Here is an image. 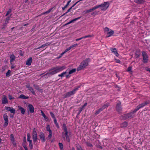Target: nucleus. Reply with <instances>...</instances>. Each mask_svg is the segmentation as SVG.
Here are the masks:
<instances>
[{
	"label": "nucleus",
	"instance_id": "1",
	"mask_svg": "<svg viewBox=\"0 0 150 150\" xmlns=\"http://www.w3.org/2000/svg\"><path fill=\"white\" fill-rule=\"evenodd\" d=\"M66 68V67L64 66L62 67L57 66L55 67L49 69V71H50V72L47 73L44 76H47L48 77H50V75H54L58 72L62 71Z\"/></svg>",
	"mask_w": 150,
	"mask_h": 150
},
{
	"label": "nucleus",
	"instance_id": "2",
	"mask_svg": "<svg viewBox=\"0 0 150 150\" xmlns=\"http://www.w3.org/2000/svg\"><path fill=\"white\" fill-rule=\"evenodd\" d=\"M90 60L89 58H87L83 60L80 63V65L77 67V70L78 71L84 69L88 65V62Z\"/></svg>",
	"mask_w": 150,
	"mask_h": 150
},
{
	"label": "nucleus",
	"instance_id": "3",
	"mask_svg": "<svg viewBox=\"0 0 150 150\" xmlns=\"http://www.w3.org/2000/svg\"><path fill=\"white\" fill-rule=\"evenodd\" d=\"M135 109L131 111L130 112L123 115V119L125 120L128 119H131L135 117L134 114L137 112Z\"/></svg>",
	"mask_w": 150,
	"mask_h": 150
},
{
	"label": "nucleus",
	"instance_id": "4",
	"mask_svg": "<svg viewBox=\"0 0 150 150\" xmlns=\"http://www.w3.org/2000/svg\"><path fill=\"white\" fill-rule=\"evenodd\" d=\"M80 87V86H78L75 87L72 91H70L64 94L63 96L64 98H69L72 96H73L76 93V91L78 90L79 88Z\"/></svg>",
	"mask_w": 150,
	"mask_h": 150
},
{
	"label": "nucleus",
	"instance_id": "5",
	"mask_svg": "<svg viewBox=\"0 0 150 150\" xmlns=\"http://www.w3.org/2000/svg\"><path fill=\"white\" fill-rule=\"evenodd\" d=\"M62 129L64 132V134L65 136V139L68 142H70V139L68 135L69 132L67 130V126L65 123L63 124L62 126Z\"/></svg>",
	"mask_w": 150,
	"mask_h": 150
},
{
	"label": "nucleus",
	"instance_id": "6",
	"mask_svg": "<svg viewBox=\"0 0 150 150\" xmlns=\"http://www.w3.org/2000/svg\"><path fill=\"white\" fill-rule=\"evenodd\" d=\"M109 3L108 2H104L103 4H101L100 5L96 6V9L99 8H101V10L105 11L108 8L109 6Z\"/></svg>",
	"mask_w": 150,
	"mask_h": 150
},
{
	"label": "nucleus",
	"instance_id": "7",
	"mask_svg": "<svg viewBox=\"0 0 150 150\" xmlns=\"http://www.w3.org/2000/svg\"><path fill=\"white\" fill-rule=\"evenodd\" d=\"M109 104H110L108 103H106L104 104L102 107L95 112V115H97L99 114L101 112L103 111V110H104L105 108H107L109 105Z\"/></svg>",
	"mask_w": 150,
	"mask_h": 150
},
{
	"label": "nucleus",
	"instance_id": "8",
	"mask_svg": "<svg viewBox=\"0 0 150 150\" xmlns=\"http://www.w3.org/2000/svg\"><path fill=\"white\" fill-rule=\"evenodd\" d=\"M32 138L34 143H35L37 140L38 136L37 133L35 130V129L34 128L32 133Z\"/></svg>",
	"mask_w": 150,
	"mask_h": 150
},
{
	"label": "nucleus",
	"instance_id": "9",
	"mask_svg": "<svg viewBox=\"0 0 150 150\" xmlns=\"http://www.w3.org/2000/svg\"><path fill=\"white\" fill-rule=\"evenodd\" d=\"M149 102L148 101H145L144 103L140 104L137 106V107H136V108L135 109L136 110V111H137L140 108L146 105L147 104H149Z\"/></svg>",
	"mask_w": 150,
	"mask_h": 150
},
{
	"label": "nucleus",
	"instance_id": "10",
	"mask_svg": "<svg viewBox=\"0 0 150 150\" xmlns=\"http://www.w3.org/2000/svg\"><path fill=\"white\" fill-rule=\"evenodd\" d=\"M121 104V103L119 101L117 103L116 106V110L119 113H121L122 111V108Z\"/></svg>",
	"mask_w": 150,
	"mask_h": 150
},
{
	"label": "nucleus",
	"instance_id": "11",
	"mask_svg": "<svg viewBox=\"0 0 150 150\" xmlns=\"http://www.w3.org/2000/svg\"><path fill=\"white\" fill-rule=\"evenodd\" d=\"M143 56V61L144 63H146L148 61V57L147 55L144 51L142 52Z\"/></svg>",
	"mask_w": 150,
	"mask_h": 150
},
{
	"label": "nucleus",
	"instance_id": "12",
	"mask_svg": "<svg viewBox=\"0 0 150 150\" xmlns=\"http://www.w3.org/2000/svg\"><path fill=\"white\" fill-rule=\"evenodd\" d=\"M8 116L6 113H5L3 115V118L5 121V122L4 124V126H7L8 123Z\"/></svg>",
	"mask_w": 150,
	"mask_h": 150
},
{
	"label": "nucleus",
	"instance_id": "13",
	"mask_svg": "<svg viewBox=\"0 0 150 150\" xmlns=\"http://www.w3.org/2000/svg\"><path fill=\"white\" fill-rule=\"evenodd\" d=\"M5 108L6 110L7 111H10L11 113L13 114L16 113L15 110L12 108H11L10 107L6 106Z\"/></svg>",
	"mask_w": 150,
	"mask_h": 150
},
{
	"label": "nucleus",
	"instance_id": "14",
	"mask_svg": "<svg viewBox=\"0 0 150 150\" xmlns=\"http://www.w3.org/2000/svg\"><path fill=\"white\" fill-rule=\"evenodd\" d=\"M2 103L3 104H6L8 103V100L6 96L5 95L3 96L2 98Z\"/></svg>",
	"mask_w": 150,
	"mask_h": 150
},
{
	"label": "nucleus",
	"instance_id": "15",
	"mask_svg": "<svg viewBox=\"0 0 150 150\" xmlns=\"http://www.w3.org/2000/svg\"><path fill=\"white\" fill-rule=\"evenodd\" d=\"M110 50L111 52L114 54L116 56L118 57L119 56V54L118 53L117 50L116 48H111L110 49Z\"/></svg>",
	"mask_w": 150,
	"mask_h": 150
},
{
	"label": "nucleus",
	"instance_id": "16",
	"mask_svg": "<svg viewBox=\"0 0 150 150\" xmlns=\"http://www.w3.org/2000/svg\"><path fill=\"white\" fill-rule=\"evenodd\" d=\"M28 108L29 111L31 113H33L34 112V108L33 106L30 104L28 105Z\"/></svg>",
	"mask_w": 150,
	"mask_h": 150
},
{
	"label": "nucleus",
	"instance_id": "17",
	"mask_svg": "<svg viewBox=\"0 0 150 150\" xmlns=\"http://www.w3.org/2000/svg\"><path fill=\"white\" fill-rule=\"evenodd\" d=\"M26 87L33 94L35 95V93L33 89L30 86V85H26Z\"/></svg>",
	"mask_w": 150,
	"mask_h": 150
},
{
	"label": "nucleus",
	"instance_id": "18",
	"mask_svg": "<svg viewBox=\"0 0 150 150\" xmlns=\"http://www.w3.org/2000/svg\"><path fill=\"white\" fill-rule=\"evenodd\" d=\"M40 139L42 141V142H44L45 141V136L43 132H40Z\"/></svg>",
	"mask_w": 150,
	"mask_h": 150
},
{
	"label": "nucleus",
	"instance_id": "19",
	"mask_svg": "<svg viewBox=\"0 0 150 150\" xmlns=\"http://www.w3.org/2000/svg\"><path fill=\"white\" fill-rule=\"evenodd\" d=\"M32 61V58L31 57H29L27 60L26 62V64L28 66L31 65Z\"/></svg>",
	"mask_w": 150,
	"mask_h": 150
},
{
	"label": "nucleus",
	"instance_id": "20",
	"mask_svg": "<svg viewBox=\"0 0 150 150\" xmlns=\"http://www.w3.org/2000/svg\"><path fill=\"white\" fill-rule=\"evenodd\" d=\"M10 62L11 64H12V62H13L16 59V57L14 55L12 54L11 55L10 57Z\"/></svg>",
	"mask_w": 150,
	"mask_h": 150
},
{
	"label": "nucleus",
	"instance_id": "21",
	"mask_svg": "<svg viewBox=\"0 0 150 150\" xmlns=\"http://www.w3.org/2000/svg\"><path fill=\"white\" fill-rule=\"evenodd\" d=\"M18 108L19 110L21 111V114L23 115H24L25 113V110L22 107L18 106Z\"/></svg>",
	"mask_w": 150,
	"mask_h": 150
},
{
	"label": "nucleus",
	"instance_id": "22",
	"mask_svg": "<svg viewBox=\"0 0 150 150\" xmlns=\"http://www.w3.org/2000/svg\"><path fill=\"white\" fill-rule=\"evenodd\" d=\"M114 33L113 31L110 30V31L108 32L107 34V35L106 36V38L112 36Z\"/></svg>",
	"mask_w": 150,
	"mask_h": 150
},
{
	"label": "nucleus",
	"instance_id": "23",
	"mask_svg": "<svg viewBox=\"0 0 150 150\" xmlns=\"http://www.w3.org/2000/svg\"><path fill=\"white\" fill-rule=\"evenodd\" d=\"M145 1V0H134V2L137 4H142Z\"/></svg>",
	"mask_w": 150,
	"mask_h": 150
},
{
	"label": "nucleus",
	"instance_id": "24",
	"mask_svg": "<svg viewBox=\"0 0 150 150\" xmlns=\"http://www.w3.org/2000/svg\"><path fill=\"white\" fill-rule=\"evenodd\" d=\"M81 18V17H78V18H75L72 20H71V21H69V22L68 23L65 24L64 25V26L65 25H68V24H69L72 23H73L74 22V21H76L78 20H79V19L80 18Z\"/></svg>",
	"mask_w": 150,
	"mask_h": 150
},
{
	"label": "nucleus",
	"instance_id": "25",
	"mask_svg": "<svg viewBox=\"0 0 150 150\" xmlns=\"http://www.w3.org/2000/svg\"><path fill=\"white\" fill-rule=\"evenodd\" d=\"M96 9V6H94L92 8L85 11L84 12L85 13H87L89 12H92L93 11L95 10Z\"/></svg>",
	"mask_w": 150,
	"mask_h": 150
},
{
	"label": "nucleus",
	"instance_id": "26",
	"mask_svg": "<svg viewBox=\"0 0 150 150\" xmlns=\"http://www.w3.org/2000/svg\"><path fill=\"white\" fill-rule=\"evenodd\" d=\"M128 125L127 122H124L120 125V127L121 128H125L127 127Z\"/></svg>",
	"mask_w": 150,
	"mask_h": 150
},
{
	"label": "nucleus",
	"instance_id": "27",
	"mask_svg": "<svg viewBox=\"0 0 150 150\" xmlns=\"http://www.w3.org/2000/svg\"><path fill=\"white\" fill-rule=\"evenodd\" d=\"M18 98L22 99H27L29 97H28L25 96L24 95L21 94L19 96Z\"/></svg>",
	"mask_w": 150,
	"mask_h": 150
},
{
	"label": "nucleus",
	"instance_id": "28",
	"mask_svg": "<svg viewBox=\"0 0 150 150\" xmlns=\"http://www.w3.org/2000/svg\"><path fill=\"white\" fill-rule=\"evenodd\" d=\"M140 51L139 50H137L135 54V57L136 58L138 57L140 54Z\"/></svg>",
	"mask_w": 150,
	"mask_h": 150
},
{
	"label": "nucleus",
	"instance_id": "29",
	"mask_svg": "<svg viewBox=\"0 0 150 150\" xmlns=\"http://www.w3.org/2000/svg\"><path fill=\"white\" fill-rule=\"evenodd\" d=\"M29 142V146L30 149H33V145L32 140L28 141Z\"/></svg>",
	"mask_w": 150,
	"mask_h": 150
},
{
	"label": "nucleus",
	"instance_id": "30",
	"mask_svg": "<svg viewBox=\"0 0 150 150\" xmlns=\"http://www.w3.org/2000/svg\"><path fill=\"white\" fill-rule=\"evenodd\" d=\"M76 146L77 150H83L82 148L79 145L76 144Z\"/></svg>",
	"mask_w": 150,
	"mask_h": 150
},
{
	"label": "nucleus",
	"instance_id": "31",
	"mask_svg": "<svg viewBox=\"0 0 150 150\" xmlns=\"http://www.w3.org/2000/svg\"><path fill=\"white\" fill-rule=\"evenodd\" d=\"M76 69H73L72 70H70L69 72V74H71L75 72L76 71Z\"/></svg>",
	"mask_w": 150,
	"mask_h": 150
},
{
	"label": "nucleus",
	"instance_id": "32",
	"mask_svg": "<svg viewBox=\"0 0 150 150\" xmlns=\"http://www.w3.org/2000/svg\"><path fill=\"white\" fill-rule=\"evenodd\" d=\"M46 128L47 131L49 132H52V130L50 129V126L49 125H48L47 126Z\"/></svg>",
	"mask_w": 150,
	"mask_h": 150
},
{
	"label": "nucleus",
	"instance_id": "33",
	"mask_svg": "<svg viewBox=\"0 0 150 150\" xmlns=\"http://www.w3.org/2000/svg\"><path fill=\"white\" fill-rule=\"evenodd\" d=\"M41 112L42 115L45 120H46L48 119V117L46 116L45 113L42 110H41Z\"/></svg>",
	"mask_w": 150,
	"mask_h": 150
},
{
	"label": "nucleus",
	"instance_id": "34",
	"mask_svg": "<svg viewBox=\"0 0 150 150\" xmlns=\"http://www.w3.org/2000/svg\"><path fill=\"white\" fill-rule=\"evenodd\" d=\"M11 141L12 143H13L15 141V139L14 137L13 134L11 135Z\"/></svg>",
	"mask_w": 150,
	"mask_h": 150
},
{
	"label": "nucleus",
	"instance_id": "35",
	"mask_svg": "<svg viewBox=\"0 0 150 150\" xmlns=\"http://www.w3.org/2000/svg\"><path fill=\"white\" fill-rule=\"evenodd\" d=\"M52 132H49V135L47 137V138L48 139H50L51 138V137H52Z\"/></svg>",
	"mask_w": 150,
	"mask_h": 150
},
{
	"label": "nucleus",
	"instance_id": "36",
	"mask_svg": "<svg viewBox=\"0 0 150 150\" xmlns=\"http://www.w3.org/2000/svg\"><path fill=\"white\" fill-rule=\"evenodd\" d=\"M94 37V35H86L85 36H83V38H90L91 37Z\"/></svg>",
	"mask_w": 150,
	"mask_h": 150
},
{
	"label": "nucleus",
	"instance_id": "37",
	"mask_svg": "<svg viewBox=\"0 0 150 150\" xmlns=\"http://www.w3.org/2000/svg\"><path fill=\"white\" fill-rule=\"evenodd\" d=\"M59 145L60 149L61 150H63V145L62 143H59Z\"/></svg>",
	"mask_w": 150,
	"mask_h": 150
},
{
	"label": "nucleus",
	"instance_id": "38",
	"mask_svg": "<svg viewBox=\"0 0 150 150\" xmlns=\"http://www.w3.org/2000/svg\"><path fill=\"white\" fill-rule=\"evenodd\" d=\"M10 19V17L8 16L6 18V19L5 20V23H6V24H8V21Z\"/></svg>",
	"mask_w": 150,
	"mask_h": 150
},
{
	"label": "nucleus",
	"instance_id": "39",
	"mask_svg": "<svg viewBox=\"0 0 150 150\" xmlns=\"http://www.w3.org/2000/svg\"><path fill=\"white\" fill-rule=\"evenodd\" d=\"M11 72V71L10 70H8L7 72L6 73V76L7 77L9 76Z\"/></svg>",
	"mask_w": 150,
	"mask_h": 150
},
{
	"label": "nucleus",
	"instance_id": "40",
	"mask_svg": "<svg viewBox=\"0 0 150 150\" xmlns=\"http://www.w3.org/2000/svg\"><path fill=\"white\" fill-rule=\"evenodd\" d=\"M86 144L87 146H89L90 147H93L92 144L91 143L89 142H87L86 143Z\"/></svg>",
	"mask_w": 150,
	"mask_h": 150
},
{
	"label": "nucleus",
	"instance_id": "41",
	"mask_svg": "<svg viewBox=\"0 0 150 150\" xmlns=\"http://www.w3.org/2000/svg\"><path fill=\"white\" fill-rule=\"evenodd\" d=\"M30 138L31 137L30 134H27V140L28 141L31 140L30 139Z\"/></svg>",
	"mask_w": 150,
	"mask_h": 150
},
{
	"label": "nucleus",
	"instance_id": "42",
	"mask_svg": "<svg viewBox=\"0 0 150 150\" xmlns=\"http://www.w3.org/2000/svg\"><path fill=\"white\" fill-rule=\"evenodd\" d=\"M50 114L52 117V118L54 119V118H56L54 115V114L52 112H50Z\"/></svg>",
	"mask_w": 150,
	"mask_h": 150
},
{
	"label": "nucleus",
	"instance_id": "43",
	"mask_svg": "<svg viewBox=\"0 0 150 150\" xmlns=\"http://www.w3.org/2000/svg\"><path fill=\"white\" fill-rule=\"evenodd\" d=\"M72 7L71 6V7H70L67 11V12L66 13H64V14L63 15H62V16H64V15L66 14L67 13H68V12H70L71 11V9L72 8V7Z\"/></svg>",
	"mask_w": 150,
	"mask_h": 150
},
{
	"label": "nucleus",
	"instance_id": "44",
	"mask_svg": "<svg viewBox=\"0 0 150 150\" xmlns=\"http://www.w3.org/2000/svg\"><path fill=\"white\" fill-rule=\"evenodd\" d=\"M11 9H9L8 11L7 12L5 16H7L11 12Z\"/></svg>",
	"mask_w": 150,
	"mask_h": 150
},
{
	"label": "nucleus",
	"instance_id": "45",
	"mask_svg": "<svg viewBox=\"0 0 150 150\" xmlns=\"http://www.w3.org/2000/svg\"><path fill=\"white\" fill-rule=\"evenodd\" d=\"M132 67H129L127 68V71L128 72H132Z\"/></svg>",
	"mask_w": 150,
	"mask_h": 150
},
{
	"label": "nucleus",
	"instance_id": "46",
	"mask_svg": "<svg viewBox=\"0 0 150 150\" xmlns=\"http://www.w3.org/2000/svg\"><path fill=\"white\" fill-rule=\"evenodd\" d=\"M78 45L76 43V44H75L72 45L71 46L69 47L71 49L72 48L77 46Z\"/></svg>",
	"mask_w": 150,
	"mask_h": 150
},
{
	"label": "nucleus",
	"instance_id": "47",
	"mask_svg": "<svg viewBox=\"0 0 150 150\" xmlns=\"http://www.w3.org/2000/svg\"><path fill=\"white\" fill-rule=\"evenodd\" d=\"M67 70H66V71H65L64 72L61 74V75L62 77L64 76V75L67 73Z\"/></svg>",
	"mask_w": 150,
	"mask_h": 150
},
{
	"label": "nucleus",
	"instance_id": "48",
	"mask_svg": "<svg viewBox=\"0 0 150 150\" xmlns=\"http://www.w3.org/2000/svg\"><path fill=\"white\" fill-rule=\"evenodd\" d=\"M83 108L82 107L80 108H79V112L78 114V115L81 113L82 111L83 110Z\"/></svg>",
	"mask_w": 150,
	"mask_h": 150
},
{
	"label": "nucleus",
	"instance_id": "49",
	"mask_svg": "<svg viewBox=\"0 0 150 150\" xmlns=\"http://www.w3.org/2000/svg\"><path fill=\"white\" fill-rule=\"evenodd\" d=\"M109 29L108 28L106 27L104 28L105 32H108L109 31Z\"/></svg>",
	"mask_w": 150,
	"mask_h": 150
},
{
	"label": "nucleus",
	"instance_id": "50",
	"mask_svg": "<svg viewBox=\"0 0 150 150\" xmlns=\"http://www.w3.org/2000/svg\"><path fill=\"white\" fill-rule=\"evenodd\" d=\"M7 24H6V23H5L3 25L2 27V29H3V28H5L6 27Z\"/></svg>",
	"mask_w": 150,
	"mask_h": 150
},
{
	"label": "nucleus",
	"instance_id": "51",
	"mask_svg": "<svg viewBox=\"0 0 150 150\" xmlns=\"http://www.w3.org/2000/svg\"><path fill=\"white\" fill-rule=\"evenodd\" d=\"M51 43V42H46L45 44H44V45L45 47L46 46H48V45H50Z\"/></svg>",
	"mask_w": 150,
	"mask_h": 150
},
{
	"label": "nucleus",
	"instance_id": "52",
	"mask_svg": "<svg viewBox=\"0 0 150 150\" xmlns=\"http://www.w3.org/2000/svg\"><path fill=\"white\" fill-rule=\"evenodd\" d=\"M8 98L10 100L13 99L14 98V97H13L11 95H8Z\"/></svg>",
	"mask_w": 150,
	"mask_h": 150
},
{
	"label": "nucleus",
	"instance_id": "53",
	"mask_svg": "<svg viewBox=\"0 0 150 150\" xmlns=\"http://www.w3.org/2000/svg\"><path fill=\"white\" fill-rule=\"evenodd\" d=\"M52 9V8H50L49 10L46 11L44 13H48L50 12Z\"/></svg>",
	"mask_w": 150,
	"mask_h": 150
},
{
	"label": "nucleus",
	"instance_id": "54",
	"mask_svg": "<svg viewBox=\"0 0 150 150\" xmlns=\"http://www.w3.org/2000/svg\"><path fill=\"white\" fill-rule=\"evenodd\" d=\"M115 61L117 63H119L120 62V61L119 59H115Z\"/></svg>",
	"mask_w": 150,
	"mask_h": 150
},
{
	"label": "nucleus",
	"instance_id": "55",
	"mask_svg": "<svg viewBox=\"0 0 150 150\" xmlns=\"http://www.w3.org/2000/svg\"><path fill=\"white\" fill-rule=\"evenodd\" d=\"M71 50V49L70 47H68V48L66 49L65 50V52H67V51H68L69 50Z\"/></svg>",
	"mask_w": 150,
	"mask_h": 150
},
{
	"label": "nucleus",
	"instance_id": "56",
	"mask_svg": "<svg viewBox=\"0 0 150 150\" xmlns=\"http://www.w3.org/2000/svg\"><path fill=\"white\" fill-rule=\"evenodd\" d=\"M53 119H54V124H55L58 123L56 118H54Z\"/></svg>",
	"mask_w": 150,
	"mask_h": 150
},
{
	"label": "nucleus",
	"instance_id": "57",
	"mask_svg": "<svg viewBox=\"0 0 150 150\" xmlns=\"http://www.w3.org/2000/svg\"><path fill=\"white\" fill-rule=\"evenodd\" d=\"M33 86L37 90H39V88L38 86L35 85H34Z\"/></svg>",
	"mask_w": 150,
	"mask_h": 150
},
{
	"label": "nucleus",
	"instance_id": "58",
	"mask_svg": "<svg viewBox=\"0 0 150 150\" xmlns=\"http://www.w3.org/2000/svg\"><path fill=\"white\" fill-rule=\"evenodd\" d=\"M82 0H80L79 1L76 2L73 6L72 7H74L75 5H76L80 1H82Z\"/></svg>",
	"mask_w": 150,
	"mask_h": 150
},
{
	"label": "nucleus",
	"instance_id": "59",
	"mask_svg": "<svg viewBox=\"0 0 150 150\" xmlns=\"http://www.w3.org/2000/svg\"><path fill=\"white\" fill-rule=\"evenodd\" d=\"M87 105V103H85L84 105L82 106V108H83V109L85 106H86Z\"/></svg>",
	"mask_w": 150,
	"mask_h": 150
},
{
	"label": "nucleus",
	"instance_id": "60",
	"mask_svg": "<svg viewBox=\"0 0 150 150\" xmlns=\"http://www.w3.org/2000/svg\"><path fill=\"white\" fill-rule=\"evenodd\" d=\"M82 39H83V37L81 38H80L76 39V41H79V40H81Z\"/></svg>",
	"mask_w": 150,
	"mask_h": 150
},
{
	"label": "nucleus",
	"instance_id": "61",
	"mask_svg": "<svg viewBox=\"0 0 150 150\" xmlns=\"http://www.w3.org/2000/svg\"><path fill=\"white\" fill-rule=\"evenodd\" d=\"M55 125H56V127H57V128H59V124H58V123L55 124Z\"/></svg>",
	"mask_w": 150,
	"mask_h": 150
},
{
	"label": "nucleus",
	"instance_id": "62",
	"mask_svg": "<svg viewBox=\"0 0 150 150\" xmlns=\"http://www.w3.org/2000/svg\"><path fill=\"white\" fill-rule=\"evenodd\" d=\"M25 150H28V148L25 145L23 146Z\"/></svg>",
	"mask_w": 150,
	"mask_h": 150
},
{
	"label": "nucleus",
	"instance_id": "63",
	"mask_svg": "<svg viewBox=\"0 0 150 150\" xmlns=\"http://www.w3.org/2000/svg\"><path fill=\"white\" fill-rule=\"evenodd\" d=\"M67 5H66L64 7H62V9L63 10H64L67 7Z\"/></svg>",
	"mask_w": 150,
	"mask_h": 150
},
{
	"label": "nucleus",
	"instance_id": "64",
	"mask_svg": "<svg viewBox=\"0 0 150 150\" xmlns=\"http://www.w3.org/2000/svg\"><path fill=\"white\" fill-rule=\"evenodd\" d=\"M123 148H124V149L126 150H127V146H123Z\"/></svg>",
	"mask_w": 150,
	"mask_h": 150
}]
</instances>
